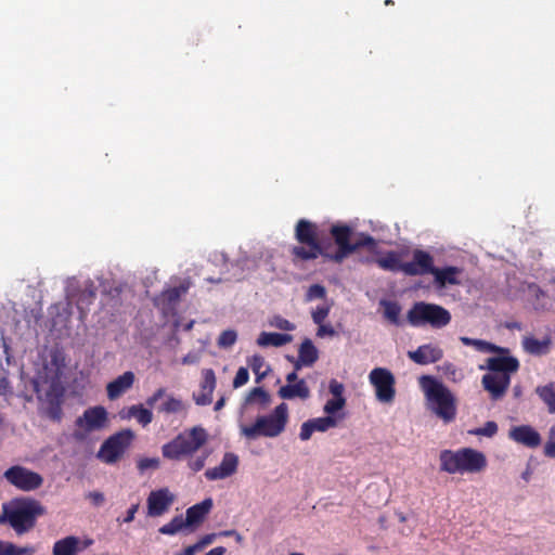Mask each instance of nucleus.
Masks as SVG:
<instances>
[{
    "mask_svg": "<svg viewBox=\"0 0 555 555\" xmlns=\"http://www.w3.org/2000/svg\"><path fill=\"white\" fill-rule=\"evenodd\" d=\"M160 465L158 457H141L137 462L138 469L140 472H145L149 469H157Z\"/></svg>",
    "mask_w": 555,
    "mask_h": 555,
    "instance_id": "a18cd8bd",
    "label": "nucleus"
},
{
    "mask_svg": "<svg viewBox=\"0 0 555 555\" xmlns=\"http://www.w3.org/2000/svg\"><path fill=\"white\" fill-rule=\"evenodd\" d=\"M508 438L524 447L534 449L541 444V435L530 425L512 426L508 430Z\"/></svg>",
    "mask_w": 555,
    "mask_h": 555,
    "instance_id": "f3484780",
    "label": "nucleus"
},
{
    "mask_svg": "<svg viewBox=\"0 0 555 555\" xmlns=\"http://www.w3.org/2000/svg\"><path fill=\"white\" fill-rule=\"evenodd\" d=\"M88 286L89 283L86 280L69 279L66 284L67 297L77 304L87 300L92 296V292L88 289Z\"/></svg>",
    "mask_w": 555,
    "mask_h": 555,
    "instance_id": "a878e982",
    "label": "nucleus"
},
{
    "mask_svg": "<svg viewBox=\"0 0 555 555\" xmlns=\"http://www.w3.org/2000/svg\"><path fill=\"white\" fill-rule=\"evenodd\" d=\"M334 306L333 300H324L321 305L311 309L310 314L314 324L326 321Z\"/></svg>",
    "mask_w": 555,
    "mask_h": 555,
    "instance_id": "ea45409f",
    "label": "nucleus"
},
{
    "mask_svg": "<svg viewBox=\"0 0 555 555\" xmlns=\"http://www.w3.org/2000/svg\"><path fill=\"white\" fill-rule=\"evenodd\" d=\"M205 462H206V456L202 455V456H197L195 459L190 460L188 465H189L190 469H192L193 472H198L205 466Z\"/></svg>",
    "mask_w": 555,
    "mask_h": 555,
    "instance_id": "3c124183",
    "label": "nucleus"
},
{
    "mask_svg": "<svg viewBox=\"0 0 555 555\" xmlns=\"http://www.w3.org/2000/svg\"><path fill=\"white\" fill-rule=\"evenodd\" d=\"M544 454L548 457L555 459V442L547 440L544 446Z\"/></svg>",
    "mask_w": 555,
    "mask_h": 555,
    "instance_id": "6e6d98bb",
    "label": "nucleus"
},
{
    "mask_svg": "<svg viewBox=\"0 0 555 555\" xmlns=\"http://www.w3.org/2000/svg\"><path fill=\"white\" fill-rule=\"evenodd\" d=\"M109 422V413L104 406H90L76 420L74 436L86 439L92 434L107 429Z\"/></svg>",
    "mask_w": 555,
    "mask_h": 555,
    "instance_id": "6e6552de",
    "label": "nucleus"
},
{
    "mask_svg": "<svg viewBox=\"0 0 555 555\" xmlns=\"http://www.w3.org/2000/svg\"><path fill=\"white\" fill-rule=\"evenodd\" d=\"M384 317L392 324L399 325L401 323L400 314L401 307L393 301L383 300L380 301Z\"/></svg>",
    "mask_w": 555,
    "mask_h": 555,
    "instance_id": "e433bc0d",
    "label": "nucleus"
},
{
    "mask_svg": "<svg viewBox=\"0 0 555 555\" xmlns=\"http://www.w3.org/2000/svg\"><path fill=\"white\" fill-rule=\"evenodd\" d=\"M402 255L391 251L386 256L377 259V263L380 268L390 270V271H402L404 262L401 261Z\"/></svg>",
    "mask_w": 555,
    "mask_h": 555,
    "instance_id": "2f4dec72",
    "label": "nucleus"
},
{
    "mask_svg": "<svg viewBox=\"0 0 555 555\" xmlns=\"http://www.w3.org/2000/svg\"><path fill=\"white\" fill-rule=\"evenodd\" d=\"M332 234L340 248V250L335 255L336 261L343 260L346 254L352 251L358 246L373 244V238L370 236L361 235L358 240L353 238V234L347 227L334 225L332 228Z\"/></svg>",
    "mask_w": 555,
    "mask_h": 555,
    "instance_id": "4468645a",
    "label": "nucleus"
},
{
    "mask_svg": "<svg viewBox=\"0 0 555 555\" xmlns=\"http://www.w3.org/2000/svg\"><path fill=\"white\" fill-rule=\"evenodd\" d=\"M326 288L321 284H312L310 285L305 294L306 302H313L317 300H326Z\"/></svg>",
    "mask_w": 555,
    "mask_h": 555,
    "instance_id": "a19ab883",
    "label": "nucleus"
},
{
    "mask_svg": "<svg viewBox=\"0 0 555 555\" xmlns=\"http://www.w3.org/2000/svg\"><path fill=\"white\" fill-rule=\"evenodd\" d=\"M90 541H87L83 548L90 545ZM80 547V540L74 535L66 537L54 543L53 555H76Z\"/></svg>",
    "mask_w": 555,
    "mask_h": 555,
    "instance_id": "c85d7f7f",
    "label": "nucleus"
},
{
    "mask_svg": "<svg viewBox=\"0 0 555 555\" xmlns=\"http://www.w3.org/2000/svg\"><path fill=\"white\" fill-rule=\"evenodd\" d=\"M135 434L131 429H122L108 437L100 447L96 457L105 464H115L120 461L132 441Z\"/></svg>",
    "mask_w": 555,
    "mask_h": 555,
    "instance_id": "1a4fd4ad",
    "label": "nucleus"
},
{
    "mask_svg": "<svg viewBox=\"0 0 555 555\" xmlns=\"http://www.w3.org/2000/svg\"><path fill=\"white\" fill-rule=\"evenodd\" d=\"M134 383V374L132 372H125L114 380L107 384V397L111 400L119 398L122 393L129 390Z\"/></svg>",
    "mask_w": 555,
    "mask_h": 555,
    "instance_id": "b1692460",
    "label": "nucleus"
},
{
    "mask_svg": "<svg viewBox=\"0 0 555 555\" xmlns=\"http://www.w3.org/2000/svg\"><path fill=\"white\" fill-rule=\"evenodd\" d=\"M246 403L259 404L261 408H267L271 403V397L262 388H254L247 395Z\"/></svg>",
    "mask_w": 555,
    "mask_h": 555,
    "instance_id": "58836bf2",
    "label": "nucleus"
},
{
    "mask_svg": "<svg viewBox=\"0 0 555 555\" xmlns=\"http://www.w3.org/2000/svg\"><path fill=\"white\" fill-rule=\"evenodd\" d=\"M269 324L272 327L282 330V331H294L296 328L295 324L288 321L287 319H284L280 315H274L269 320Z\"/></svg>",
    "mask_w": 555,
    "mask_h": 555,
    "instance_id": "37998d69",
    "label": "nucleus"
},
{
    "mask_svg": "<svg viewBox=\"0 0 555 555\" xmlns=\"http://www.w3.org/2000/svg\"><path fill=\"white\" fill-rule=\"evenodd\" d=\"M218 537L217 533H209L201 538V540L197 542L199 547L203 550L207 545L211 544L216 538Z\"/></svg>",
    "mask_w": 555,
    "mask_h": 555,
    "instance_id": "864d4df0",
    "label": "nucleus"
},
{
    "mask_svg": "<svg viewBox=\"0 0 555 555\" xmlns=\"http://www.w3.org/2000/svg\"><path fill=\"white\" fill-rule=\"evenodd\" d=\"M13 544L10 542L0 541V555H11Z\"/></svg>",
    "mask_w": 555,
    "mask_h": 555,
    "instance_id": "4d7b16f0",
    "label": "nucleus"
},
{
    "mask_svg": "<svg viewBox=\"0 0 555 555\" xmlns=\"http://www.w3.org/2000/svg\"><path fill=\"white\" fill-rule=\"evenodd\" d=\"M315 325L318 326L315 332L317 337L325 338L337 336V331L331 323L324 321L322 323H317Z\"/></svg>",
    "mask_w": 555,
    "mask_h": 555,
    "instance_id": "c03bdc74",
    "label": "nucleus"
},
{
    "mask_svg": "<svg viewBox=\"0 0 555 555\" xmlns=\"http://www.w3.org/2000/svg\"><path fill=\"white\" fill-rule=\"evenodd\" d=\"M207 441V433L202 427H194L190 431L177 436L164 444L163 455L169 460H181L183 456L197 451Z\"/></svg>",
    "mask_w": 555,
    "mask_h": 555,
    "instance_id": "423d86ee",
    "label": "nucleus"
},
{
    "mask_svg": "<svg viewBox=\"0 0 555 555\" xmlns=\"http://www.w3.org/2000/svg\"><path fill=\"white\" fill-rule=\"evenodd\" d=\"M436 284L440 287L460 284L461 270L457 267L436 268L434 273Z\"/></svg>",
    "mask_w": 555,
    "mask_h": 555,
    "instance_id": "bb28decb",
    "label": "nucleus"
},
{
    "mask_svg": "<svg viewBox=\"0 0 555 555\" xmlns=\"http://www.w3.org/2000/svg\"><path fill=\"white\" fill-rule=\"evenodd\" d=\"M86 499L94 506H101L105 501L104 494L100 491H91L87 493Z\"/></svg>",
    "mask_w": 555,
    "mask_h": 555,
    "instance_id": "8fccbe9b",
    "label": "nucleus"
},
{
    "mask_svg": "<svg viewBox=\"0 0 555 555\" xmlns=\"http://www.w3.org/2000/svg\"><path fill=\"white\" fill-rule=\"evenodd\" d=\"M159 400H162V403L158 406V411L160 413L180 414L186 409L185 403L180 398L167 393L164 388H159L150 398H147L146 404L154 406Z\"/></svg>",
    "mask_w": 555,
    "mask_h": 555,
    "instance_id": "dca6fc26",
    "label": "nucleus"
},
{
    "mask_svg": "<svg viewBox=\"0 0 555 555\" xmlns=\"http://www.w3.org/2000/svg\"><path fill=\"white\" fill-rule=\"evenodd\" d=\"M138 505H133L129 508L128 513H127V517L125 518V521L126 522H131L133 519H134V515L138 511Z\"/></svg>",
    "mask_w": 555,
    "mask_h": 555,
    "instance_id": "680f3d73",
    "label": "nucleus"
},
{
    "mask_svg": "<svg viewBox=\"0 0 555 555\" xmlns=\"http://www.w3.org/2000/svg\"><path fill=\"white\" fill-rule=\"evenodd\" d=\"M5 481L22 492H33L41 488L43 477L23 465H13L3 473Z\"/></svg>",
    "mask_w": 555,
    "mask_h": 555,
    "instance_id": "9b49d317",
    "label": "nucleus"
},
{
    "mask_svg": "<svg viewBox=\"0 0 555 555\" xmlns=\"http://www.w3.org/2000/svg\"><path fill=\"white\" fill-rule=\"evenodd\" d=\"M339 424L333 417L325 414L304 422L299 429V439L304 442L311 439L314 433H325L332 428H336Z\"/></svg>",
    "mask_w": 555,
    "mask_h": 555,
    "instance_id": "a211bd4d",
    "label": "nucleus"
},
{
    "mask_svg": "<svg viewBox=\"0 0 555 555\" xmlns=\"http://www.w3.org/2000/svg\"><path fill=\"white\" fill-rule=\"evenodd\" d=\"M418 384L425 396L427 409L443 422H452L456 415V400L452 392L431 376L420 377Z\"/></svg>",
    "mask_w": 555,
    "mask_h": 555,
    "instance_id": "f03ea898",
    "label": "nucleus"
},
{
    "mask_svg": "<svg viewBox=\"0 0 555 555\" xmlns=\"http://www.w3.org/2000/svg\"><path fill=\"white\" fill-rule=\"evenodd\" d=\"M224 553H225V548L222 546H218V547L210 550L205 555H223Z\"/></svg>",
    "mask_w": 555,
    "mask_h": 555,
    "instance_id": "e2e57ef3",
    "label": "nucleus"
},
{
    "mask_svg": "<svg viewBox=\"0 0 555 555\" xmlns=\"http://www.w3.org/2000/svg\"><path fill=\"white\" fill-rule=\"evenodd\" d=\"M11 392V389H10V386H9V382L7 378H1L0 379V395H8Z\"/></svg>",
    "mask_w": 555,
    "mask_h": 555,
    "instance_id": "052dcab7",
    "label": "nucleus"
},
{
    "mask_svg": "<svg viewBox=\"0 0 555 555\" xmlns=\"http://www.w3.org/2000/svg\"><path fill=\"white\" fill-rule=\"evenodd\" d=\"M279 396L282 399L299 398L306 400L310 397V389L304 379L297 380L295 384H287L279 389Z\"/></svg>",
    "mask_w": 555,
    "mask_h": 555,
    "instance_id": "cd10ccee",
    "label": "nucleus"
},
{
    "mask_svg": "<svg viewBox=\"0 0 555 555\" xmlns=\"http://www.w3.org/2000/svg\"><path fill=\"white\" fill-rule=\"evenodd\" d=\"M202 551L198 543L190 545L184 548V551L180 555H195L197 552Z\"/></svg>",
    "mask_w": 555,
    "mask_h": 555,
    "instance_id": "bf43d9fd",
    "label": "nucleus"
},
{
    "mask_svg": "<svg viewBox=\"0 0 555 555\" xmlns=\"http://www.w3.org/2000/svg\"><path fill=\"white\" fill-rule=\"evenodd\" d=\"M186 291L185 287H182L181 289H177V288H173V289H169L165 293L166 297L170 300L172 299H177L181 293H184Z\"/></svg>",
    "mask_w": 555,
    "mask_h": 555,
    "instance_id": "13d9d810",
    "label": "nucleus"
},
{
    "mask_svg": "<svg viewBox=\"0 0 555 555\" xmlns=\"http://www.w3.org/2000/svg\"><path fill=\"white\" fill-rule=\"evenodd\" d=\"M56 380V374H53L49 379H38L35 382V389L38 393L46 390V385H49V387H54Z\"/></svg>",
    "mask_w": 555,
    "mask_h": 555,
    "instance_id": "09e8293b",
    "label": "nucleus"
},
{
    "mask_svg": "<svg viewBox=\"0 0 555 555\" xmlns=\"http://www.w3.org/2000/svg\"><path fill=\"white\" fill-rule=\"evenodd\" d=\"M175 500L176 495L168 488L152 491L146 500L147 516H163L169 511Z\"/></svg>",
    "mask_w": 555,
    "mask_h": 555,
    "instance_id": "2eb2a0df",
    "label": "nucleus"
},
{
    "mask_svg": "<svg viewBox=\"0 0 555 555\" xmlns=\"http://www.w3.org/2000/svg\"><path fill=\"white\" fill-rule=\"evenodd\" d=\"M44 514L46 508L40 502L30 498H21L3 505L0 522L8 520L11 527L22 534L29 531L35 526L36 518Z\"/></svg>",
    "mask_w": 555,
    "mask_h": 555,
    "instance_id": "20e7f679",
    "label": "nucleus"
},
{
    "mask_svg": "<svg viewBox=\"0 0 555 555\" xmlns=\"http://www.w3.org/2000/svg\"><path fill=\"white\" fill-rule=\"evenodd\" d=\"M292 340L293 336L288 334L261 332L256 339V344L262 348L281 347L291 343Z\"/></svg>",
    "mask_w": 555,
    "mask_h": 555,
    "instance_id": "c756f323",
    "label": "nucleus"
},
{
    "mask_svg": "<svg viewBox=\"0 0 555 555\" xmlns=\"http://www.w3.org/2000/svg\"><path fill=\"white\" fill-rule=\"evenodd\" d=\"M498 431V425L494 422H487L482 427L477 428L474 434L478 436L492 437Z\"/></svg>",
    "mask_w": 555,
    "mask_h": 555,
    "instance_id": "49530a36",
    "label": "nucleus"
},
{
    "mask_svg": "<svg viewBox=\"0 0 555 555\" xmlns=\"http://www.w3.org/2000/svg\"><path fill=\"white\" fill-rule=\"evenodd\" d=\"M203 380L199 391L194 395V400L198 405H207L212 401V392L216 387V376L212 370L206 369L202 372Z\"/></svg>",
    "mask_w": 555,
    "mask_h": 555,
    "instance_id": "5701e85b",
    "label": "nucleus"
},
{
    "mask_svg": "<svg viewBox=\"0 0 555 555\" xmlns=\"http://www.w3.org/2000/svg\"><path fill=\"white\" fill-rule=\"evenodd\" d=\"M319 358V351L311 339L306 338L299 346L298 359L295 367L299 370L302 366H311Z\"/></svg>",
    "mask_w": 555,
    "mask_h": 555,
    "instance_id": "393cba45",
    "label": "nucleus"
},
{
    "mask_svg": "<svg viewBox=\"0 0 555 555\" xmlns=\"http://www.w3.org/2000/svg\"><path fill=\"white\" fill-rule=\"evenodd\" d=\"M223 405H224V399H223V398H221V399H219V400L216 402L215 410H216V411H219V410H221V409L223 408Z\"/></svg>",
    "mask_w": 555,
    "mask_h": 555,
    "instance_id": "774afa93",
    "label": "nucleus"
},
{
    "mask_svg": "<svg viewBox=\"0 0 555 555\" xmlns=\"http://www.w3.org/2000/svg\"><path fill=\"white\" fill-rule=\"evenodd\" d=\"M34 553H35L34 546L18 547L13 544V551L11 552V555H33Z\"/></svg>",
    "mask_w": 555,
    "mask_h": 555,
    "instance_id": "603ef678",
    "label": "nucleus"
},
{
    "mask_svg": "<svg viewBox=\"0 0 555 555\" xmlns=\"http://www.w3.org/2000/svg\"><path fill=\"white\" fill-rule=\"evenodd\" d=\"M518 367V360L512 357L507 350L503 349V351L499 352V356L489 358L486 365L479 366L480 370L489 371L481 379L483 388L493 399L503 397L511 384V375Z\"/></svg>",
    "mask_w": 555,
    "mask_h": 555,
    "instance_id": "f257e3e1",
    "label": "nucleus"
},
{
    "mask_svg": "<svg viewBox=\"0 0 555 555\" xmlns=\"http://www.w3.org/2000/svg\"><path fill=\"white\" fill-rule=\"evenodd\" d=\"M214 506V501L211 498H207L203 500L201 503H197L191 507H189L185 512V522L188 524L190 529H194L198 527L206 518V516L210 513Z\"/></svg>",
    "mask_w": 555,
    "mask_h": 555,
    "instance_id": "4be33fe9",
    "label": "nucleus"
},
{
    "mask_svg": "<svg viewBox=\"0 0 555 555\" xmlns=\"http://www.w3.org/2000/svg\"><path fill=\"white\" fill-rule=\"evenodd\" d=\"M288 418L287 404L280 403L272 413L257 417L254 424L241 425L240 430L249 440H255L259 437L275 438L284 433Z\"/></svg>",
    "mask_w": 555,
    "mask_h": 555,
    "instance_id": "39448f33",
    "label": "nucleus"
},
{
    "mask_svg": "<svg viewBox=\"0 0 555 555\" xmlns=\"http://www.w3.org/2000/svg\"><path fill=\"white\" fill-rule=\"evenodd\" d=\"M125 417H133L137 420L139 424H141L142 426H146L153 421V413L151 410L142 405H132L128 409Z\"/></svg>",
    "mask_w": 555,
    "mask_h": 555,
    "instance_id": "473e14b6",
    "label": "nucleus"
},
{
    "mask_svg": "<svg viewBox=\"0 0 555 555\" xmlns=\"http://www.w3.org/2000/svg\"><path fill=\"white\" fill-rule=\"evenodd\" d=\"M201 353L199 352H189L183 359L182 362L184 364H195L199 361Z\"/></svg>",
    "mask_w": 555,
    "mask_h": 555,
    "instance_id": "5fc2aeb1",
    "label": "nucleus"
},
{
    "mask_svg": "<svg viewBox=\"0 0 555 555\" xmlns=\"http://www.w3.org/2000/svg\"><path fill=\"white\" fill-rule=\"evenodd\" d=\"M237 332L229 328L220 333L217 345L221 349H230L237 340Z\"/></svg>",
    "mask_w": 555,
    "mask_h": 555,
    "instance_id": "79ce46f5",
    "label": "nucleus"
},
{
    "mask_svg": "<svg viewBox=\"0 0 555 555\" xmlns=\"http://www.w3.org/2000/svg\"><path fill=\"white\" fill-rule=\"evenodd\" d=\"M189 526L182 515L175 516L170 521L162 526L158 531L165 535H175L180 531L188 529Z\"/></svg>",
    "mask_w": 555,
    "mask_h": 555,
    "instance_id": "c9c22d12",
    "label": "nucleus"
},
{
    "mask_svg": "<svg viewBox=\"0 0 555 555\" xmlns=\"http://www.w3.org/2000/svg\"><path fill=\"white\" fill-rule=\"evenodd\" d=\"M328 393L330 398L323 405V412L326 416L333 417L335 422L339 424L345 418L344 410L347 404L344 384L337 379H331Z\"/></svg>",
    "mask_w": 555,
    "mask_h": 555,
    "instance_id": "ddd939ff",
    "label": "nucleus"
},
{
    "mask_svg": "<svg viewBox=\"0 0 555 555\" xmlns=\"http://www.w3.org/2000/svg\"><path fill=\"white\" fill-rule=\"evenodd\" d=\"M435 269L433 257L421 249L414 250L413 261L404 262L403 266V272L409 275L433 274Z\"/></svg>",
    "mask_w": 555,
    "mask_h": 555,
    "instance_id": "6ab92c4d",
    "label": "nucleus"
},
{
    "mask_svg": "<svg viewBox=\"0 0 555 555\" xmlns=\"http://www.w3.org/2000/svg\"><path fill=\"white\" fill-rule=\"evenodd\" d=\"M551 340L550 338L538 339L534 336L527 335L522 338V347L524 349L534 356L545 354L550 349Z\"/></svg>",
    "mask_w": 555,
    "mask_h": 555,
    "instance_id": "7c9ffc66",
    "label": "nucleus"
},
{
    "mask_svg": "<svg viewBox=\"0 0 555 555\" xmlns=\"http://www.w3.org/2000/svg\"><path fill=\"white\" fill-rule=\"evenodd\" d=\"M248 364L251 367L254 374L256 375V380L260 382L270 372V365L266 362L264 358L259 354H254L248 359Z\"/></svg>",
    "mask_w": 555,
    "mask_h": 555,
    "instance_id": "72a5a7b5",
    "label": "nucleus"
},
{
    "mask_svg": "<svg viewBox=\"0 0 555 555\" xmlns=\"http://www.w3.org/2000/svg\"><path fill=\"white\" fill-rule=\"evenodd\" d=\"M238 466V456L234 453H225L218 466L209 468L205 472V476L209 480H221L234 475Z\"/></svg>",
    "mask_w": 555,
    "mask_h": 555,
    "instance_id": "aec40b11",
    "label": "nucleus"
},
{
    "mask_svg": "<svg viewBox=\"0 0 555 555\" xmlns=\"http://www.w3.org/2000/svg\"><path fill=\"white\" fill-rule=\"evenodd\" d=\"M440 469L451 474H480L488 465L483 452L473 448L443 450L439 455Z\"/></svg>",
    "mask_w": 555,
    "mask_h": 555,
    "instance_id": "7ed1b4c3",
    "label": "nucleus"
},
{
    "mask_svg": "<svg viewBox=\"0 0 555 555\" xmlns=\"http://www.w3.org/2000/svg\"><path fill=\"white\" fill-rule=\"evenodd\" d=\"M249 379V374L246 367H240L233 380V387L240 388L244 386Z\"/></svg>",
    "mask_w": 555,
    "mask_h": 555,
    "instance_id": "de8ad7c7",
    "label": "nucleus"
},
{
    "mask_svg": "<svg viewBox=\"0 0 555 555\" xmlns=\"http://www.w3.org/2000/svg\"><path fill=\"white\" fill-rule=\"evenodd\" d=\"M550 441L555 442V426H552L548 431V439Z\"/></svg>",
    "mask_w": 555,
    "mask_h": 555,
    "instance_id": "69168bd1",
    "label": "nucleus"
},
{
    "mask_svg": "<svg viewBox=\"0 0 555 555\" xmlns=\"http://www.w3.org/2000/svg\"><path fill=\"white\" fill-rule=\"evenodd\" d=\"M296 238L305 246L294 248V254L300 259H314L321 255V247L318 243L315 227L306 220H300L296 227Z\"/></svg>",
    "mask_w": 555,
    "mask_h": 555,
    "instance_id": "f8f14e48",
    "label": "nucleus"
},
{
    "mask_svg": "<svg viewBox=\"0 0 555 555\" xmlns=\"http://www.w3.org/2000/svg\"><path fill=\"white\" fill-rule=\"evenodd\" d=\"M443 356L440 347L433 344L420 346L416 350L409 351L408 357L415 363L426 365L439 361Z\"/></svg>",
    "mask_w": 555,
    "mask_h": 555,
    "instance_id": "412c9836",
    "label": "nucleus"
},
{
    "mask_svg": "<svg viewBox=\"0 0 555 555\" xmlns=\"http://www.w3.org/2000/svg\"><path fill=\"white\" fill-rule=\"evenodd\" d=\"M537 395L547 405L551 413H555V384L550 383L544 386H539L535 389Z\"/></svg>",
    "mask_w": 555,
    "mask_h": 555,
    "instance_id": "f704fd0d",
    "label": "nucleus"
},
{
    "mask_svg": "<svg viewBox=\"0 0 555 555\" xmlns=\"http://www.w3.org/2000/svg\"><path fill=\"white\" fill-rule=\"evenodd\" d=\"M370 385L374 389L375 399L385 405H391L395 402L396 377L386 367H374L367 376Z\"/></svg>",
    "mask_w": 555,
    "mask_h": 555,
    "instance_id": "9d476101",
    "label": "nucleus"
},
{
    "mask_svg": "<svg viewBox=\"0 0 555 555\" xmlns=\"http://www.w3.org/2000/svg\"><path fill=\"white\" fill-rule=\"evenodd\" d=\"M460 340L466 346H473L476 350H478L480 352L488 353V352L503 351V348L492 345L491 343H488L486 340L473 339V338L465 337V336L461 337Z\"/></svg>",
    "mask_w": 555,
    "mask_h": 555,
    "instance_id": "4c0bfd02",
    "label": "nucleus"
},
{
    "mask_svg": "<svg viewBox=\"0 0 555 555\" xmlns=\"http://www.w3.org/2000/svg\"><path fill=\"white\" fill-rule=\"evenodd\" d=\"M234 533H235V530L231 529V530L222 531V532L217 533V534L218 535H222V537H233Z\"/></svg>",
    "mask_w": 555,
    "mask_h": 555,
    "instance_id": "338daca9",
    "label": "nucleus"
},
{
    "mask_svg": "<svg viewBox=\"0 0 555 555\" xmlns=\"http://www.w3.org/2000/svg\"><path fill=\"white\" fill-rule=\"evenodd\" d=\"M406 318L415 327L430 325L434 328H441L450 323L451 313L439 305L420 301L408 311Z\"/></svg>",
    "mask_w": 555,
    "mask_h": 555,
    "instance_id": "0eeeda50",
    "label": "nucleus"
},
{
    "mask_svg": "<svg viewBox=\"0 0 555 555\" xmlns=\"http://www.w3.org/2000/svg\"><path fill=\"white\" fill-rule=\"evenodd\" d=\"M287 384H295L297 380L296 372H292L286 376Z\"/></svg>",
    "mask_w": 555,
    "mask_h": 555,
    "instance_id": "0e129e2a",
    "label": "nucleus"
}]
</instances>
